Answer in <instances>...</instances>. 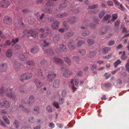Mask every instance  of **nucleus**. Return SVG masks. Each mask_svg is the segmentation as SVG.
I'll use <instances>...</instances> for the list:
<instances>
[{"label":"nucleus","mask_w":129,"mask_h":129,"mask_svg":"<svg viewBox=\"0 0 129 129\" xmlns=\"http://www.w3.org/2000/svg\"><path fill=\"white\" fill-rule=\"evenodd\" d=\"M28 121L30 123H35V119H34L33 116L30 117L28 119Z\"/></svg>","instance_id":"nucleus-44"},{"label":"nucleus","mask_w":129,"mask_h":129,"mask_svg":"<svg viewBox=\"0 0 129 129\" xmlns=\"http://www.w3.org/2000/svg\"><path fill=\"white\" fill-rule=\"evenodd\" d=\"M40 63L41 65L42 66V67H43L45 70H46L48 71L49 69L51 68L50 66L48 65L47 62L45 60H41L40 61Z\"/></svg>","instance_id":"nucleus-4"},{"label":"nucleus","mask_w":129,"mask_h":129,"mask_svg":"<svg viewBox=\"0 0 129 129\" xmlns=\"http://www.w3.org/2000/svg\"><path fill=\"white\" fill-rule=\"evenodd\" d=\"M111 18V15H110L107 14L106 16L103 18V19L102 20V22H105L107 21V24H108L109 23H111L110 22V19Z\"/></svg>","instance_id":"nucleus-10"},{"label":"nucleus","mask_w":129,"mask_h":129,"mask_svg":"<svg viewBox=\"0 0 129 129\" xmlns=\"http://www.w3.org/2000/svg\"><path fill=\"white\" fill-rule=\"evenodd\" d=\"M47 34H46V33L41 34L40 35V37L41 38H44L46 37V35Z\"/></svg>","instance_id":"nucleus-62"},{"label":"nucleus","mask_w":129,"mask_h":129,"mask_svg":"<svg viewBox=\"0 0 129 129\" xmlns=\"http://www.w3.org/2000/svg\"><path fill=\"white\" fill-rule=\"evenodd\" d=\"M53 105L57 109H58L59 108V106L58 103L57 102H54L53 103Z\"/></svg>","instance_id":"nucleus-54"},{"label":"nucleus","mask_w":129,"mask_h":129,"mask_svg":"<svg viewBox=\"0 0 129 129\" xmlns=\"http://www.w3.org/2000/svg\"><path fill=\"white\" fill-rule=\"evenodd\" d=\"M90 33V31L89 30H87L82 32V35L83 36H87Z\"/></svg>","instance_id":"nucleus-45"},{"label":"nucleus","mask_w":129,"mask_h":129,"mask_svg":"<svg viewBox=\"0 0 129 129\" xmlns=\"http://www.w3.org/2000/svg\"><path fill=\"white\" fill-rule=\"evenodd\" d=\"M89 26L92 28L94 29L96 25L94 23H91L89 24Z\"/></svg>","instance_id":"nucleus-60"},{"label":"nucleus","mask_w":129,"mask_h":129,"mask_svg":"<svg viewBox=\"0 0 129 129\" xmlns=\"http://www.w3.org/2000/svg\"><path fill=\"white\" fill-rule=\"evenodd\" d=\"M29 100L28 101V104H33L34 101V98L33 95H31L29 97Z\"/></svg>","instance_id":"nucleus-27"},{"label":"nucleus","mask_w":129,"mask_h":129,"mask_svg":"<svg viewBox=\"0 0 129 129\" xmlns=\"http://www.w3.org/2000/svg\"><path fill=\"white\" fill-rule=\"evenodd\" d=\"M98 7V5L97 4L93 5L92 6H89L88 7L90 9H93Z\"/></svg>","instance_id":"nucleus-49"},{"label":"nucleus","mask_w":129,"mask_h":129,"mask_svg":"<svg viewBox=\"0 0 129 129\" xmlns=\"http://www.w3.org/2000/svg\"><path fill=\"white\" fill-rule=\"evenodd\" d=\"M74 34V33L73 31H71L65 34L64 35V37L65 39H67L72 36Z\"/></svg>","instance_id":"nucleus-16"},{"label":"nucleus","mask_w":129,"mask_h":129,"mask_svg":"<svg viewBox=\"0 0 129 129\" xmlns=\"http://www.w3.org/2000/svg\"><path fill=\"white\" fill-rule=\"evenodd\" d=\"M23 36L26 37H30V30H26L23 31Z\"/></svg>","instance_id":"nucleus-19"},{"label":"nucleus","mask_w":129,"mask_h":129,"mask_svg":"<svg viewBox=\"0 0 129 129\" xmlns=\"http://www.w3.org/2000/svg\"><path fill=\"white\" fill-rule=\"evenodd\" d=\"M59 24V22L57 21H55L51 25L52 28L53 29H57L58 28Z\"/></svg>","instance_id":"nucleus-18"},{"label":"nucleus","mask_w":129,"mask_h":129,"mask_svg":"<svg viewBox=\"0 0 129 129\" xmlns=\"http://www.w3.org/2000/svg\"><path fill=\"white\" fill-rule=\"evenodd\" d=\"M105 14V13L104 11H101L99 14V18H102Z\"/></svg>","instance_id":"nucleus-42"},{"label":"nucleus","mask_w":129,"mask_h":129,"mask_svg":"<svg viewBox=\"0 0 129 129\" xmlns=\"http://www.w3.org/2000/svg\"><path fill=\"white\" fill-rule=\"evenodd\" d=\"M56 77V74L54 72L49 73L47 75V79L48 81L51 82Z\"/></svg>","instance_id":"nucleus-7"},{"label":"nucleus","mask_w":129,"mask_h":129,"mask_svg":"<svg viewBox=\"0 0 129 129\" xmlns=\"http://www.w3.org/2000/svg\"><path fill=\"white\" fill-rule=\"evenodd\" d=\"M2 118L7 124L9 125L10 124V121L6 116H3L2 117Z\"/></svg>","instance_id":"nucleus-34"},{"label":"nucleus","mask_w":129,"mask_h":129,"mask_svg":"<svg viewBox=\"0 0 129 129\" xmlns=\"http://www.w3.org/2000/svg\"><path fill=\"white\" fill-rule=\"evenodd\" d=\"M10 4V2L8 0H3L0 3V6L3 8H7Z\"/></svg>","instance_id":"nucleus-6"},{"label":"nucleus","mask_w":129,"mask_h":129,"mask_svg":"<svg viewBox=\"0 0 129 129\" xmlns=\"http://www.w3.org/2000/svg\"><path fill=\"white\" fill-rule=\"evenodd\" d=\"M112 85L110 83H107L105 84V86L106 87L109 88L111 87Z\"/></svg>","instance_id":"nucleus-56"},{"label":"nucleus","mask_w":129,"mask_h":129,"mask_svg":"<svg viewBox=\"0 0 129 129\" xmlns=\"http://www.w3.org/2000/svg\"><path fill=\"white\" fill-rule=\"evenodd\" d=\"M30 37L31 36L32 37L36 38L38 35V33L36 31L34 30L33 29L30 30Z\"/></svg>","instance_id":"nucleus-21"},{"label":"nucleus","mask_w":129,"mask_h":129,"mask_svg":"<svg viewBox=\"0 0 129 129\" xmlns=\"http://www.w3.org/2000/svg\"><path fill=\"white\" fill-rule=\"evenodd\" d=\"M39 31L42 32H45L47 34L50 33L51 31V30L49 28L47 27L45 28V29L43 28H41L39 30Z\"/></svg>","instance_id":"nucleus-23"},{"label":"nucleus","mask_w":129,"mask_h":129,"mask_svg":"<svg viewBox=\"0 0 129 129\" xmlns=\"http://www.w3.org/2000/svg\"><path fill=\"white\" fill-rule=\"evenodd\" d=\"M115 44V41L113 40L110 41L108 43V45L109 46H111Z\"/></svg>","instance_id":"nucleus-53"},{"label":"nucleus","mask_w":129,"mask_h":129,"mask_svg":"<svg viewBox=\"0 0 129 129\" xmlns=\"http://www.w3.org/2000/svg\"><path fill=\"white\" fill-rule=\"evenodd\" d=\"M72 74V72L69 69L68 67L67 66V68L65 69L63 75L65 77H69Z\"/></svg>","instance_id":"nucleus-5"},{"label":"nucleus","mask_w":129,"mask_h":129,"mask_svg":"<svg viewBox=\"0 0 129 129\" xmlns=\"http://www.w3.org/2000/svg\"><path fill=\"white\" fill-rule=\"evenodd\" d=\"M25 88L24 86L21 85L19 87V91L21 93H24L25 92Z\"/></svg>","instance_id":"nucleus-31"},{"label":"nucleus","mask_w":129,"mask_h":129,"mask_svg":"<svg viewBox=\"0 0 129 129\" xmlns=\"http://www.w3.org/2000/svg\"><path fill=\"white\" fill-rule=\"evenodd\" d=\"M53 5V3L51 1L48 2L46 4L45 6L47 7L52 6Z\"/></svg>","instance_id":"nucleus-46"},{"label":"nucleus","mask_w":129,"mask_h":129,"mask_svg":"<svg viewBox=\"0 0 129 129\" xmlns=\"http://www.w3.org/2000/svg\"><path fill=\"white\" fill-rule=\"evenodd\" d=\"M77 75L79 76H82V72L81 71H78L77 73Z\"/></svg>","instance_id":"nucleus-64"},{"label":"nucleus","mask_w":129,"mask_h":129,"mask_svg":"<svg viewBox=\"0 0 129 129\" xmlns=\"http://www.w3.org/2000/svg\"><path fill=\"white\" fill-rule=\"evenodd\" d=\"M3 103L4 104V106L7 108H9L11 105L10 103L5 99L3 100Z\"/></svg>","instance_id":"nucleus-17"},{"label":"nucleus","mask_w":129,"mask_h":129,"mask_svg":"<svg viewBox=\"0 0 129 129\" xmlns=\"http://www.w3.org/2000/svg\"><path fill=\"white\" fill-rule=\"evenodd\" d=\"M76 19L74 17H72L70 18L68 20V22L70 23H73L76 21Z\"/></svg>","instance_id":"nucleus-28"},{"label":"nucleus","mask_w":129,"mask_h":129,"mask_svg":"<svg viewBox=\"0 0 129 129\" xmlns=\"http://www.w3.org/2000/svg\"><path fill=\"white\" fill-rule=\"evenodd\" d=\"M4 23L9 25H11L12 23L11 18L10 17L6 16L4 18Z\"/></svg>","instance_id":"nucleus-12"},{"label":"nucleus","mask_w":129,"mask_h":129,"mask_svg":"<svg viewBox=\"0 0 129 129\" xmlns=\"http://www.w3.org/2000/svg\"><path fill=\"white\" fill-rule=\"evenodd\" d=\"M121 59L122 60H125L127 57V56L126 55V52L125 51H123V53L121 56Z\"/></svg>","instance_id":"nucleus-33"},{"label":"nucleus","mask_w":129,"mask_h":129,"mask_svg":"<svg viewBox=\"0 0 129 129\" xmlns=\"http://www.w3.org/2000/svg\"><path fill=\"white\" fill-rule=\"evenodd\" d=\"M21 102L22 104H28V101L26 99L23 100L21 101Z\"/></svg>","instance_id":"nucleus-59"},{"label":"nucleus","mask_w":129,"mask_h":129,"mask_svg":"<svg viewBox=\"0 0 129 129\" xmlns=\"http://www.w3.org/2000/svg\"><path fill=\"white\" fill-rule=\"evenodd\" d=\"M39 15V14H38L37 19L39 20L40 21L42 19L44 18V15L43 13L41 15Z\"/></svg>","instance_id":"nucleus-41"},{"label":"nucleus","mask_w":129,"mask_h":129,"mask_svg":"<svg viewBox=\"0 0 129 129\" xmlns=\"http://www.w3.org/2000/svg\"><path fill=\"white\" fill-rule=\"evenodd\" d=\"M6 54V56L8 57H11L12 55L11 50H8Z\"/></svg>","instance_id":"nucleus-43"},{"label":"nucleus","mask_w":129,"mask_h":129,"mask_svg":"<svg viewBox=\"0 0 129 129\" xmlns=\"http://www.w3.org/2000/svg\"><path fill=\"white\" fill-rule=\"evenodd\" d=\"M39 109V107H38L34 108V110L35 111V113L36 115H38L40 114Z\"/></svg>","instance_id":"nucleus-35"},{"label":"nucleus","mask_w":129,"mask_h":129,"mask_svg":"<svg viewBox=\"0 0 129 129\" xmlns=\"http://www.w3.org/2000/svg\"><path fill=\"white\" fill-rule=\"evenodd\" d=\"M110 28L111 27L110 26H103L101 29L100 34L101 35L105 34L110 29Z\"/></svg>","instance_id":"nucleus-8"},{"label":"nucleus","mask_w":129,"mask_h":129,"mask_svg":"<svg viewBox=\"0 0 129 129\" xmlns=\"http://www.w3.org/2000/svg\"><path fill=\"white\" fill-rule=\"evenodd\" d=\"M30 77V76H29L28 77L26 75V73L21 74L20 76V80L22 81H24L25 80H28L29 79Z\"/></svg>","instance_id":"nucleus-15"},{"label":"nucleus","mask_w":129,"mask_h":129,"mask_svg":"<svg viewBox=\"0 0 129 129\" xmlns=\"http://www.w3.org/2000/svg\"><path fill=\"white\" fill-rule=\"evenodd\" d=\"M38 75H41L42 76H43V74L42 70L40 69H38Z\"/></svg>","instance_id":"nucleus-63"},{"label":"nucleus","mask_w":129,"mask_h":129,"mask_svg":"<svg viewBox=\"0 0 129 129\" xmlns=\"http://www.w3.org/2000/svg\"><path fill=\"white\" fill-rule=\"evenodd\" d=\"M45 51L48 54L51 55H52L54 54V53L53 52L52 49H46Z\"/></svg>","instance_id":"nucleus-32"},{"label":"nucleus","mask_w":129,"mask_h":129,"mask_svg":"<svg viewBox=\"0 0 129 129\" xmlns=\"http://www.w3.org/2000/svg\"><path fill=\"white\" fill-rule=\"evenodd\" d=\"M14 125L15 126L16 128H18L19 124L17 120H15Z\"/></svg>","instance_id":"nucleus-55"},{"label":"nucleus","mask_w":129,"mask_h":129,"mask_svg":"<svg viewBox=\"0 0 129 129\" xmlns=\"http://www.w3.org/2000/svg\"><path fill=\"white\" fill-rule=\"evenodd\" d=\"M34 82L38 88H41L44 85L43 83L37 78H35L34 79Z\"/></svg>","instance_id":"nucleus-9"},{"label":"nucleus","mask_w":129,"mask_h":129,"mask_svg":"<svg viewBox=\"0 0 129 129\" xmlns=\"http://www.w3.org/2000/svg\"><path fill=\"white\" fill-rule=\"evenodd\" d=\"M59 81L58 80H55L53 82V86L55 88H57L59 86Z\"/></svg>","instance_id":"nucleus-26"},{"label":"nucleus","mask_w":129,"mask_h":129,"mask_svg":"<svg viewBox=\"0 0 129 129\" xmlns=\"http://www.w3.org/2000/svg\"><path fill=\"white\" fill-rule=\"evenodd\" d=\"M63 59L70 66L71 65V62L69 57L65 55L63 56Z\"/></svg>","instance_id":"nucleus-20"},{"label":"nucleus","mask_w":129,"mask_h":129,"mask_svg":"<svg viewBox=\"0 0 129 129\" xmlns=\"http://www.w3.org/2000/svg\"><path fill=\"white\" fill-rule=\"evenodd\" d=\"M121 63V61L120 59H118L115 61L114 63V66L115 68H116Z\"/></svg>","instance_id":"nucleus-37"},{"label":"nucleus","mask_w":129,"mask_h":129,"mask_svg":"<svg viewBox=\"0 0 129 129\" xmlns=\"http://www.w3.org/2000/svg\"><path fill=\"white\" fill-rule=\"evenodd\" d=\"M112 19L111 20L112 21H114L115 20L117 17V16L116 14H114L112 16Z\"/></svg>","instance_id":"nucleus-48"},{"label":"nucleus","mask_w":129,"mask_h":129,"mask_svg":"<svg viewBox=\"0 0 129 129\" xmlns=\"http://www.w3.org/2000/svg\"><path fill=\"white\" fill-rule=\"evenodd\" d=\"M39 48L37 46H35L31 49V52L34 54L37 53L39 51Z\"/></svg>","instance_id":"nucleus-22"},{"label":"nucleus","mask_w":129,"mask_h":129,"mask_svg":"<svg viewBox=\"0 0 129 129\" xmlns=\"http://www.w3.org/2000/svg\"><path fill=\"white\" fill-rule=\"evenodd\" d=\"M19 40L17 38H14L12 40V43H15L18 42Z\"/></svg>","instance_id":"nucleus-58"},{"label":"nucleus","mask_w":129,"mask_h":129,"mask_svg":"<svg viewBox=\"0 0 129 129\" xmlns=\"http://www.w3.org/2000/svg\"><path fill=\"white\" fill-rule=\"evenodd\" d=\"M74 43V41L73 40H71L68 43V47L71 50H72L76 48V46Z\"/></svg>","instance_id":"nucleus-14"},{"label":"nucleus","mask_w":129,"mask_h":129,"mask_svg":"<svg viewBox=\"0 0 129 129\" xmlns=\"http://www.w3.org/2000/svg\"><path fill=\"white\" fill-rule=\"evenodd\" d=\"M19 108H21V109L25 112H28L29 111V110L27 108H25L22 105H20L19 106Z\"/></svg>","instance_id":"nucleus-36"},{"label":"nucleus","mask_w":129,"mask_h":129,"mask_svg":"<svg viewBox=\"0 0 129 129\" xmlns=\"http://www.w3.org/2000/svg\"><path fill=\"white\" fill-rule=\"evenodd\" d=\"M60 39V37L59 35H56L54 36L53 38V40L55 43H57Z\"/></svg>","instance_id":"nucleus-38"},{"label":"nucleus","mask_w":129,"mask_h":129,"mask_svg":"<svg viewBox=\"0 0 129 129\" xmlns=\"http://www.w3.org/2000/svg\"><path fill=\"white\" fill-rule=\"evenodd\" d=\"M67 6L66 4L65 3H62L60 5V8L61 9H62L63 8H65Z\"/></svg>","instance_id":"nucleus-51"},{"label":"nucleus","mask_w":129,"mask_h":129,"mask_svg":"<svg viewBox=\"0 0 129 129\" xmlns=\"http://www.w3.org/2000/svg\"><path fill=\"white\" fill-rule=\"evenodd\" d=\"M46 110L49 112H51L53 111L52 108L49 106H48L47 107Z\"/></svg>","instance_id":"nucleus-52"},{"label":"nucleus","mask_w":129,"mask_h":129,"mask_svg":"<svg viewBox=\"0 0 129 129\" xmlns=\"http://www.w3.org/2000/svg\"><path fill=\"white\" fill-rule=\"evenodd\" d=\"M26 62L27 64L30 66H34L35 64V62L31 60L26 61Z\"/></svg>","instance_id":"nucleus-40"},{"label":"nucleus","mask_w":129,"mask_h":129,"mask_svg":"<svg viewBox=\"0 0 129 129\" xmlns=\"http://www.w3.org/2000/svg\"><path fill=\"white\" fill-rule=\"evenodd\" d=\"M8 66L6 63H2L0 66V72H6Z\"/></svg>","instance_id":"nucleus-11"},{"label":"nucleus","mask_w":129,"mask_h":129,"mask_svg":"<svg viewBox=\"0 0 129 129\" xmlns=\"http://www.w3.org/2000/svg\"><path fill=\"white\" fill-rule=\"evenodd\" d=\"M67 14L66 13L58 14L57 15V18H62L67 16Z\"/></svg>","instance_id":"nucleus-30"},{"label":"nucleus","mask_w":129,"mask_h":129,"mask_svg":"<svg viewBox=\"0 0 129 129\" xmlns=\"http://www.w3.org/2000/svg\"><path fill=\"white\" fill-rule=\"evenodd\" d=\"M22 66L20 63L17 62L15 63L14 67L16 70L18 71L21 68Z\"/></svg>","instance_id":"nucleus-24"},{"label":"nucleus","mask_w":129,"mask_h":129,"mask_svg":"<svg viewBox=\"0 0 129 129\" xmlns=\"http://www.w3.org/2000/svg\"><path fill=\"white\" fill-rule=\"evenodd\" d=\"M57 48L55 50V51L56 53L60 52L61 50L65 52H67V51L66 48V46L63 44L58 45L57 46Z\"/></svg>","instance_id":"nucleus-3"},{"label":"nucleus","mask_w":129,"mask_h":129,"mask_svg":"<svg viewBox=\"0 0 129 129\" xmlns=\"http://www.w3.org/2000/svg\"><path fill=\"white\" fill-rule=\"evenodd\" d=\"M109 48L105 47L103 48L102 50V52L104 53H107L109 50Z\"/></svg>","instance_id":"nucleus-47"},{"label":"nucleus","mask_w":129,"mask_h":129,"mask_svg":"<svg viewBox=\"0 0 129 129\" xmlns=\"http://www.w3.org/2000/svg\"><path fill=\"white\" fill-rule=\"evenodd\" d=\"M12 89L10 88H8L5 91L4 90V87H2L0 89V92L1 93H5L10 98L13 99L15 97V95L13 93L12 94Z\"/></svg>","instance_id":"nucleus-1"},{"label":"nucleus","mask_w":129,"mask_h":129,"mask_svg":"<svg viewBox=\"0 0 129 129\" xmlns=\"http://www.w3.org/2000/svg\"><path fill=\"white\" fill-rule=\"evenodd\" d=\"M72 58L73 60L75 61L76 63H79V62L80 61V57L78 56H74Z\"/></svg>","instance_id":"nucleus-29"},{"label":"nucleus","mask_w":129,"mask_h":129,"mask_svg":"<svg viewBox=\"0 0 129 129\" xmlns=\"http://www.w3.org/2000/svg\"><path fill=\"white\" fill-rule=\"evenodd\" d=\"M86 53V50L84 49H80L78 51V53L80 54L82 56L84 55Z\"/></svg>","instance_id":"nucleus-39"},{"label":"nucleus","mask_w":129,"mask_h":129,"mask_svg":"<svg viewBox=\"0 0 129 129\" xmlns=\"http://www.w3.org/2000/svg\"><path fill=\"white\" fill-rule=\"evenodd\" d=\"M120 23V21L119 20H117L115 22V23L114 24V25L115 27H117L119 26Z\"/></svg>","instance_id":"nucleus-50"},{"label":"nucleus","mask_w":129,"mask_h":129,"mask_svg":"<svg viewBox=\"0 0 129 129\" xmlns=\"http://www.w3.org/2000/svg\"><path fill=\"white\" fill-rule=\"evenodd\" d=\"M76 41L78 42L77 45L78 47H80L85 44L84 42L82 41V38L79 37H77Z\"/></svg>","instance_id":"nucleus-13"},{"label":"nucleus","mask_w":129,"mask_h":129,"mask_svg":"<svg viewBox=\"0 0 129 129\" xmlns=\"http://www.w3.org/2000/svg\"><path fill=\"white\" fill-rule=\"evenodd\" d=\"M53 60L55 63L61 65V69H63L64 66H65L63 62V60L60 58H58L56 56H54L53 58Z\"/></svg>","instance_id":"nucleus-2"},{"label":"nucleus","mask_w":129,"mask_h":129,"mask_svg":"<svg viewBox=\"0 0 129 129\" xmlns=\"http://www.w3.org/2000/svg\"><path fill=\"white\" fill-rule=\"evenodd\" d=\"M95 55V53L94 52H90L89 54V57H91Z\"/></svg>","instance_id":"nucleus-61"},{"label":"nucleus","mask_w":129,"mask_h":129,"mask_svg":"<svg viewBox=\"0 0 129 129\" xmlns=\"http://www.w3.org/2000/svg\"><path fill=\"white\" fill-rule=\"evenodd\" d=\"M19 58L21 61H24L27 59V57L26 55L22 54H20L19 55Z\"/></svg>","instance_id":"nucleus-25"},{"label":"nucleus","mask_w":129,"mask_h":129,"mask_svg":"<svg viewBox=\"0 0 129 129\" xmlns=\"http://www.w3.org/2000/svg\"><path fill=\"white\" fill-rule=\"evenodd\" d=\"M88 44L89 45H90L94 43L93 40L91 39L88 40L87 41Z\"/></svg>","instance_id":"nucleus-57"}]
</instances>
